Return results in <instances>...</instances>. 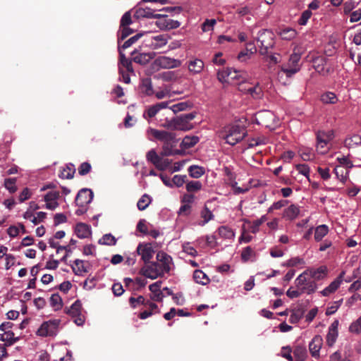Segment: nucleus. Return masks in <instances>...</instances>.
Returning <instances> with one entry per match:
<instances>
[{"label": "nucleus", "mask_w": 361, "mask_h": 361, "mask_svg": "<svg viewBox=\"0 0 361 361\" xmlns=\"http://www.w3.org/2000/svg\"><path fill=\"white\" fill-rule=\"evenodd\" d=\"M345 274V272L344 271H341L339 276L321 292L322 295L323 296H327L335 292L343 281Z\"/></svg>", "instance_id": "nucleus-20"}, {"label": "nucleus", "mask_w": 361, "mask_h": 361, "mask_svg": "<svg viewBox=\"0 0 361 361\" xmlns=\"http://www.w3.org/2000/svg\"><path fill=\"white\" fill-rule=\"evenodd\" d=\"M305 271L308 272L307 275L316 282V281H319L324 277L326 268L321 267L317 269H307Z\"/></svg>", "instance_id": "nucleus-27"}, {"label": "nucleus", "mask_w": 361, "mask_h": 361, "mask_svg": "<svg viewBox=\"0 0 361 361\" xmlns=\"http://www.w3.org/2000/svg\"><path fill=\"white\" fill-rule=\"evenodd\" d=\"M119 67H122L123 69L125 70V71H127L128 73H134L132 61L127 59L125 54L121 51L119 52L118 68Z\"/></svg>", "instance_id": "nucleus-25"}, {"label": "nucleus", "mask_w": 361, "mask_h": 361, "mask_svg": "<svg viewBox=\"0 0 361 361\" xmlns=\"http://www.w3.org/2000/svg\"><path fill=\"white\" fill-rule=\"evenodd\" d=\"M99 243L106 245H114L116 243V239L111 234H105L99 239Z\"/></svg>", "instance_id": "nucleus-41"}, {"label": "nucleus", "mask_w": 361, "mask_h": 361, "mask_svg": "<svg viewBox=\"0 0 361 361\" xmlns=\"http://www.w3.org/2000/svg\"><path fill=\"white\" fill-rule=\"evenodd\" d=\"M321 101L324 104H336L338 102V98L334 92H327L322 94Z\"/></svg>", "instance_id": "nucleus-37"}, {"label": "nucleus", "mask_w": 361, "mask_h": 361, "mask_svg": "<svg viewBox=\"0 0 361 361\" xmlns=\"http://www.w3.org/2000/svg\"><path fill=\"white\" fill-rule=\"evenodd\" d=\"M154 64L156 67L159 68H174L180 66L181 62L178 59L170 58L166 56H161L157 57Z\"/></svg>", "instance_id": "nucleus-10"}, {"label": "nucleus", "mask_w": 361, "mask_h": 361, "mask_svg": "<svg viewBox=\"0 0 361 361\" xmlns=\"http://www.w3.org/2000/svg\"><path fill=\"white\" fill-rule=\"evenodd\" d=\"M132 23L131 15L129 11L126 12L122 16L120 22V28L127 27Z\"/></svg>", "instance_id": "nucleus-57"}, {"label": "nucleus", "mask_w": 361, "mask_h": 361, "mask_svg": "<svg viewBox=\"0 0 361 361\" xmlns=\"http://www.w3.org/2000/svg\"><path fill=\"white\" fill-rule=\"evenodd\" d=\"M161 16V14L155 13L154 11L149 8H138L136 9L134 17L137 19L140 18H157Z\"/></svg>", "instance_id": "nucleus-19"}, {"label": "nucleus", "mask_w": 361, "mask_h": 361, "mask_svg": "<svg viewBox=\"0 0 361 361\" xmlns=\"http://www.w3.org/2000/svg\"><path fill=\"white\" fill-rule=\"evenodd\" d=\"M1 341H6V345H11L18 341V338L14 337V333L13 331H7L1 335Z\"/></svg>", "instance_id": "nucleus-36"}, {"label": "nucleus", "mask_w": 361, "mask_h": 361, "mask_svg": "<svg viewBox=\"0 0 361 361\" xmlns=\"http://www.w3.org/2000/svg\"><path fill=\"white\" fill-rule=\"evenodd\" d=\"M361 144V137H348L344 140V145L352 148Z\"/></svg>", "instance_id": "nucleus-39"}, {"label": "nucleus", "mask_w": 361, "mask_h": 361, "mask_svg": "<svg viewBox=\"0 0 361 361\" xmlns=\"http://www.w3.org/2000/svg\"><path fill=\"white\" fill-rule=\"evenodd\" d=\"M81 310L82 303L79 300H77L72 304L70 308L65 311L66 314L73 319L74 323L78 326H82L85 322V317L81 313Z\"/></svg>", "instance_id": "nucleus-7"}, {"label": "nucleus", "mask_w": 361, "mask_h": 361, "mask_svg": "<svg viewBox=\"0 0 361 361\" xmlns=\"http://www.w3.org/2000/svg\"><path fill=\"white\" fill-rule=\"evenodd\" d=\"M61 321L59 319L44 322L37 330V334L41 336H53L56 334Z\"/></svg>", "instance_id": "nucleus-6"}, {"label": "nucleus", "mask_w": 361, "mask_h": 361, "mask_svg": "<svg viewBox=\"0 0 361 361\" xmlns=\"http://www.w3.org/2000/svg\"><path fill=\"white\" fill-rule=\"evenodd\" d=\"M145 302L146 299L142 295L138 296L137 298L133 297L129 298V303L133 308H135L137 305H145L147 303Z\"/></svg>", "instance_id": "nucleus-49"}, {"label": "nucleus", "mask_w": 361, "mask_h": 361, "mask_svg": "<svg viewBox=\"0 0 361 361\" xmlns=\"http://www.w3.org/2000/svg\"><path fill=\"white\" fill-rule=\"evenodd\" d=\"M304 312L301 309L293 310L289 318L291 324L298 323L303 317Z\"/></svg>", "instance_id": "nucleus-40"}, {"label": "nucleus", "mask_w": 361, "mask_h": 361, "mask_svg": "<svg viewBox=\"0 0 361 361\" xmlns=\"http://www.w3.org/2000/svg\"><path fill=\"white\" fill-rule=\"evenodd\" d=\"M256 51H257V48H256L255 45L254 44V43L249 42L246 44L245 49L243 51H241L238 54V59L240 61H245L246 56H247V58L249 59L250 57V56L252 54L256 53Z\"/></svg>", "instance_id": "nucleus-24"}, {"label": "nucleus", "mask_w": 361, "mask_h": 361, "mask_svg": "<svg viewBox=\"0 0 361 361\" xmlns=\"http://www.w3.org/2000/svg\"><path fill=\"white\" fill-rule=\"evenodd\" d=\"M330 137H317L316 150L320 154H326L331 148Z\"/></svg>", "instance_id": "nucleus-14"}, {"label": "nucleus", "mask_w": 361, "mask_h": 361, "mask_svg": "<svg viewBox=\"0 0 361 361\" xmlns=\"http://www.w3.org/2000/svg\"><path fill=\"white\" fill-rule=\"evenodd\" d=\"M295 361H305L307 357V350L302 346H297L293 350Z\"/></svg>", "instance_id": "nucleus-31"}, {"label": "nucleus", "mask_w": 361, "mask_h": 361, "mask_svg": "<svg viewBox=\"0 0 361 361\" xmlns=\"http://www.w3.org/2000/svg\"><path fill=\"white\" fill-rule=\"evenodd\" d=\"M299 212V207L295 204H291L284 210L283 217L289 220H293L298 216Z\"/></svg>", "instance_id": "nucleus-30"}, {"label": "nucleus", "mask_w": 361, "mask_h": 361, "mask_svg": "<svg viewBox=\"0 0 361 361\" xmlns=\"http://www.w3.org/2000/svg\"><path fill=\"white\" fill-rule=\"evenodd\" d=\"M323 345V338L320 335H316L309 343V350L311 355L318 359L319 352Z\"/></svg>", "instance_id": "nucleus-13"}, {"label": "nucleus", "mask_w": 361, "mask_h": 361, "mask_svg": "<svg viewBox=\"0 0 361 361\" xmlns=\"http://www.w3.org/2000/svg\"><path fill=\"white\" fill-rule=\"evenodd\" d=\"M133 30L130 28L128 26L122 27L120 28L118 36V42L124 40L127 37L133 33Z\"/></svg>", "instance_id": "nucleus-42"}, {"label": "nucleus", "mask_w": 361, "mask_h": 361, "mask_svg": "<svg viewBox=\"0 0 361 361\" xmlns=\"http://www.w3.org/2000/svg\"><path fill=\"white\" fill-rule=\"evenodd\" d=\"M338 321H334L329 327L328 333L326 337V342L328 346L332 347L336 341L338 336Z\"/></svg>", "instance_id": "nucleus-15"}, {"label": "nucleus", "mask_w": 361, "mask_h": 361, "mask_svg": "<svg viewBox=\"0 0 361 361\" xmlns=\"http://www.w3.org/2000/svg\"><path fill=\"white\" fill-rule=\"evenodd\" d=\"M171 164V161L168 159H164L160 157L159 161H158V164L155 165V167L159 171H164L170 166Z\"/></svg>", "instance_id": "nucleus-60"}, {"label": "nucleus", "mask_w": 361, "mask_h": 361, "mask_svg": "<svg viewBox=\"0 0 361 361\" xmlns=\"http://www.w3.org/2000/svg\"><path fill=\"white\" fill-rule=\"evenodd\" d=\"M161 157H159L154 149L149 150L146 155L148 161L153 164L154 166L158 164Z\"/></svg>", "instance_id": "nucleus-50"}, {"label": "nucleus", "mask_w": 361, "mask_h": 361, "mask_svg": "<svg viewBox=\"0 0 361 361\" xmlns=\"http://www.w3.org/2000/svg\"><path fill=\"white\" fill-rule=\"evenodd\" d=\"M169 104L170 102H161L150 106L145 111L143 114L144 118H152L154 117L161 109L168 108Z\"/></svg>", "instance_id": "nucleus-16"}, {"label": "nucleus", "mask_w": 361, "mask_h": 361, "mask_svg": "<svg viewBox=\"0 0 361 361\" xmlns=\"http://www.w3.org/2000/svg\"><path fill=\"white\" fill-rule=\"evenodd\" d=\"M329 227L325 225H319L314 229V240L317 242L321 241L329 233Z\"/></svg>", "instance_id": "nucleus-29"}, {"label": "nucleus", "mask_w": 361, "mask_h": 361, "mask_svg": "<svg viewBox=\"0 0 361 361\" xmlns=\"http://www.w3.org/2000/svg\"><path fill=\"white\" fill-rule=\"evenodd\" d=\"M349 330L350 332L356 334L361 332V317L350 324Z\"/></svg>", "instance_id": "nucleus-62"}, {"label": "nucleus", "mask_w": 361, "mask_h": 361, "mask_svg": "<svg viewBox=\"0 0 361 361\" xmlns=\"http://www.w3.org/2000/svg\"><path fill=\"white\" fill-rule=\"evenodd\" d=\"M76 235L80 238H87L90 234V227L83 223H78L75 229Z\"/></svg>", "instance_id": "nucleus-26"}, {"label": "nucleus", "mask_w": 361, "mask_h": 361, "mask_svg": "<svg viewBox=\"0 0 361 361\" xmlns=\"http://www.w3.org/2000/svg\"><path fill=\"white\" fill-rule=\"evenodd\" d=\"M298 153L304 161H310L313 158L312 149L309 148H301L299 149Z\"/></svg>", "instance_id": "nucleus-48"}, {"label": "nucleus", "mask_w": 361, "mask_h": 361, "mask_svg": "<svg viewBox=\"0 0 361 361\" xmlns=\"http://www.w3.org/2000/svg\"><path fill=\"white\" fill-rule=\"evenodd\" d=\"M264 138H265V137H252V138L247 140L246 141L247 142V147H244L243 149L252 148L255 146H257V145L262 144V142H264Z\"/></svg>", "instance_id": "nucleus-44"}, {"label": "nucleus", "mask_w": 361, "mask_h": 361, "mask_svg": "<svg viewBox=\"0 0 361 361\" xmlns=\"http://www.w3.org/2000/svg\"><path fill=\"white\" fill-rule=\"evenodd\" d=\"M334 173L338 179H339L342 183H345L347 179V171L345 172L343 169L339 166L334 169Z\"/></svg>", "instance_id": "nucleus-54"}, {"label": "nucleus", "mask_w": 361, "mask_h": 361, "mask_svg": "<svg viewBox=\"0 0 361 361\" xmlns=\"http://www.w3.org/2000/svg\"><path fill=\"white\" fill-rule=\"evenodd\" d=\"M93 199V192L90 189H81L75 200L76 205L83 207L91 202Z\"/></svg>", "instance_id": "nucleus-12"}, {"label": "nucleus", "mask_w": 361, "mask_h": 361, "mask_svg": "<svg viewBox=\"0 0 361 361\" xmlns=\"http://www.w3.org/2000/svg\"><path fill=\"white\" fill-rule=\"evenodd\" d=\"M202 188V183L200 181H190L186 184V190L189 192H197Z\"/></svg>", "instance_id": "nucleus-45"}, {"label": "nucleus", "mask_w": 361, "mask_h": 361, "mask_svg": "<svg viewBox=\"0 0 361 361\" xmlns=\"http://www.w3.org/2000/svg\"><path fill=\"white\" fill-rule=\"evenodd\" d=\"M143 35L142 33H138L132 37L129 38L128 40H126L123 44L122 45V48L123 49H128V47H131L133 44H135L142 36Z\"/></svg>", "instance_id": "nucleus-55"}, {"label": "nucleus", "mask_w": 361, "mask_h": 361, "mask_svg": "<svg viewBox=\"0 0 361 361\" xmlns=\"http://www.w3.org/2000/svg\"><path fill=\"white\" fill-rule=\"evenodd\" d=\"M72 269L75 275H81L82 273L87 272V269L84 266V261L78 259L74 261Z\"/></svg>", "instance_id": "nucleus-32"}, {"label": "nucleus", "mask_w": 361, "mask_h": 361, "mask_svg": "<svg viewBox=\"0 0 361 361\" xmlns=\"http://www.w3.org/2000/svg\"><path fill=\"white\" fill-rule=\"evenodd\" d=\"M195 117V112L184 114L171 120L167 118H166L164 121L160 120V126L171 130L187 131L194 127L193 123L191 121Z\"/></svg>", "instance_id": "nucleus-2"}, {"label": "nucleus", "mask_w": 361, "mask_h": 361, "mask_svg": "<svg viewBox=\"0 0 361 361\" xmlns=\"http://www.w3.org/2000/svg\"><path fill=\"white\" fill-rule=\"evenodd\" d=\"M157 25L161 30H171L178 27L180 24L178 21L168 18L166 16H161L156 23Z\"/></svg>", "instance_id": "nucleus-17"}, {"label": "nucleus", "mask_w": 361, "mask_h": 361, "mask_svg": "<svg viewBox=\"0 0 361 361\" xmlns=\"http://www.w3.org/2000/svg\"><path fill=\"white\" fill-rule=\"evenodd\" d=\"M187 176L183 175H176L173 176L172 179V182L174 185H176L177 187H180L185 183L187 180Z\"/></svg>", "instance_id": "nucleus-63"}, {"label": "nucleus", "mask_w": 361, "mask_h": 361, "mask_svg": "<svg viewBox=\"0 0 361 361\" xmlns=\"http://www.w3.org/2000/svg\"><path fill=\"white\" fill-rule=\"evenodd\" d=\"M59 191L47 192L44 197V200L46 202V207L51 210L55 209L59 206L57 200L59 198Z\"/></svg>", "instance_id": "nucleus-18"}, {"label": "nucleus", "mask_w": 361, "mask_h": 361, "mask_svg": "<svg viewBox=\"0 0 361 361\" xmlns=\"http://www.w3.org/2000/svg\"><path fill=\"white\" fill-rule=\"evenodd\" d=\"M50 305L54 310H59L62 308V299L58 293L51 295L50 298Z\"/></svg>", "instance_id": "nucleus-35"}, {"label": "nucleus", "mask_w": 361, "mask_h": 361, "mask_svg": "<svg viewBox=\"0 0 361 361\" xmlns=\"http://www.w3.org/2000/svg\"><path fill=\"white\" fill-rule=\"evenodd\" d=\"M312 16V12L310 10L304 11L300 18L298 19V24L300 25H305L308 21V20Z\"/></svg>", "instance_id": "nucleus-56"}, {"label": "nucleus", "mask_w": 361, "mask_h": 361, "mask_svg": "<svg viewBox=\"0 0 361 361\" xmlns=\"http://www.w3.org/2000/svg\"><path fill=\"white\" fill-rule=\"evenodd\" d=\"M49 244L51 247L56 249L57 253H59L61 250H66V252H71L70 245H67V246L59 245V243L55 242L54 238H50L49 240Z\"/></svg>", "instance_id": "nucleus-46"}, {"label": "nucleus", "mask_w": 361, "mask_h": 361, "mask_svg": "<svg viewBox=\"0 0 361 361\" xmlns=\"http://www.w3.org/2000/svg\"><path fill=\"white\" fill-rule=\"evenodd\" d=\"M246 123V120L243 121L241 120L237 121L233 123L229 124L224 127V135H247V131L245 128V123Z\"/></svg>", "instance_id": "nucleus-9"}, {"label": "nucleus", "mask_w": 361, "mask_h": 361, "mask_svg": "<svg viewBox=\"0 0 361 361\" xmlns=\"http://www.w3.org/2000/svg\"><path fill=\"white\" fill-rule=\"evenodd\" d=\"M143 92L147 95H152L153 94V89L150 79H146L142 82Z\"/></svg>", "instance_id": "nucleus-61"}, {"label": "nucleus", "mask_w": 361, "mask_h": 361, "mask_svg": "<svg viewBox=\"0 0 361 361\" xmlns=\"http://www.w3.org/2000/svg\"><path fill=\"white\" fill-rule=\"evenodd\" d=\"M247 90L255 99L260 98L262 95V90L258 85L249 87Z\"/></svg>", "instance_id": "nucleus-64"}, {"label": "nucleus", "mask_w": 361, "mask_h": 361, "mask_svg": "<svg viewBox=\"0 0 361 361\" xmlns=\"http://www.w3.org/2000/svg\"><path fill=\"white\" fill-rule=\"evenodd\" d=\"M300 58V54L293 53L289 57L287 65L281 66V71L283 72L287 77H291L298 73L300 70V66L299 65Z\"/></svg>", "instance_id": "nucleus-5"}, {"label": "nucleus", "mask_w": 361, "mask_h": 361, "mask_svg": "<svg viewBox=\"0 0 361 361\" xmlns=\"http://www.w3.org/2000/svg\"><path fill=\"white\" fill-rule=\"evenodd\" d=\"M188 69L193 74L200 73L203 70V61L200 59L191 60L188 63Z\"/></svg>", "instance_id": "nucleus-28"}, {"label": "nucleus", "mask_w": 361, "mask_h": 361, "mask_svg": "<svg viewBox=\"0 0 361 361\" xmlns=\"http://www.w3.org/2000/svg\"><path fill=\"white\" fill-rule=\"evenodd\" d=\"M245 137H221L222 140L221 142L229 144L232 146L235 145L243 140Z\"/></svg>", "instance_id": "nucleus-58"}, {"label": "nucleus", "mask_w": 361, "mask_h": 361, "mask_svg": "<svg viewBox=\"0 0 361 361\" xmlns=\"http://www.w3.org/2000/svg\"><path fill=\"white\" fill-rule=\"evenodd\" d=\"M257 42L260 44L259 54L267 55L269 49L273 48L275 44L274 34L269 30H260L258 32Z\"/></svg>", "instance_id": "nucleus-3"}, {"label": "nucleus", "mask_w": 361, "mask_h": 361, "mask_svg": "<svg viewBox=\"0 0 361 361\" xmlns=\"http://www.w3.org/2000/svg\"><path fill=\"white\" fill-rule=\"evenodd\" d=\"M140 274L152 279H155L159 276H162L165 271L162 270V267L158 262H152L149 265L143 267L140 271Z\"/></svg>", "instance_id": "nucleus-8"}, {"label": "nucleus", "mask_w": 361, "mask_h": 361, "mask_svg": "<svg viewBox=\"0 0 361 361\" xmlns=\"http://www.w3.org/2000/svg\"><path fill=\"white\" fill-rule=\"evenodd\" d=\"M307 274L309 273L304 271L300 274L295 279V283L296 287L300 289L301 292L310 295L315 292L317 283Z\"/></svg>", "instance_id": "nucleus-4"}, {"label": "nucleus", "mask_w": 361, "mask_h": 361, "mask_svg": "<svg viewBox=\"0 0 361 361\" xmlns=\"http://www.w3.org/2000/svg\"><path fill=\"white\" fill-rule=\"evenodd\" d=\"M228 70H229V80L233 81V80H240L241 78L243 79L241 82L244 80V78H243L242 75L240 74L241 72L239 71H237L235 69H233L231 68H228Z\"/></svg>", "instance_id": "nucleus-53"}, {"label": "nucleus", "mask_w": 361, "mask_h": 361, "mask_svg": "<svg viewBox=\"0 0 361 361\" xmlns=\"http://www.w3.org/2000/svg\"><path fill=\"white\" fill-rule=\"evenodd\" d=\"M136 252L141 256V259L144 263L147 264L153 257L154 250L150 243H140L137 247Z\"/></svg>", "instance_id": "nucleus-11"}, {"label": "nucleus", "mask_w": 361, "mask_h": 361, "mask_svg": "<svg viewBox=\"0 0 361 361\" xmlns=\"http://www.w3.org/2000/svg\"><path fill=\"white\" fill-rule=\"evenodd\" d=\"M137 51L135 50L131 54V55L133 56V61L135 63H139L140 65H146L155 56V54L154 52L141 53L137 55H135Z\"/></svg>", "instance_id": "nucleus-21"}, {"label": "nucleus", "mask_w": 361, "mask_h": 361, "mask_svg": "<svg viewBox=\"0 0 361 361\" xmlns=\"http://www.w3.org/2000/svg\"><path fill=\"white\" fill-rule=\"evenodd\" d=\"M75 172V169L74 165L69 164L62 170L59 176L62 178L71 179L73 178Z\"/></svg>", "instance_id": "nucleus-34"}, {"label": "nucleus", "mask_w": 361, "mask_h": 361, "mask_svg": "<svg viewBox=\"0 0 361 361\" xmlns=\"http://www.w3.org/2000/svg\"><path fill=\"white\" fill-rule=\"evenodd\" d=\"M189 104L188 102H179L178 104H173L169 109L174 113L176 114L179 111H185L189 107Z\"/></svg>", "instance_id": "nucleus-51"}, {"label": "nucleus", "mask_w": 361, "mask_h": 361, "mask_svg": "<svg viewBox=\"0 0 361 361\" xmlns=\"http://www.w3.org/2000/svg\"><path fill=\"white\" fill-rule=\"evenodd\" d=\"M277 34L282 39L290 41L293 39L298 33L295 29L286 27L280 28L279 31H277Z\"/></svg>", "instance_id": "nucleus-23"}, {"label": "nucleus", "mask_w": 361, "mask_h": 361, "mask_svg": "<svg viewBox=\"0 0 361 361\" xmlns=\"http://www.w3.org/2000/svg\"><path fill=\"white\" fill-rule=\"evenodd\" d=\"M164 142L161 155L172 156L176 154H182L183 149H188L194 146L199 140V137H184L180 145L181 149H177L179 140L176 137H157Z\"/></svg>", "instance_id": "nucleus-1"}, {"label": "nucleus", "mask_w": 361, "mask_h": 361, "mask_svg": "<svg viewBox=\"0 0 361 361\" xmlns=\"http://www.w3.org/2000/svg\"><path fill=\"white\" fill-rule=\"evenodd\" d=\"M150 202V197L147 194L143 195L137 203L138 209L140 211L145 210L149 206Z\"/></svg>", "instance_id": "nucleus-38"}, {"label": "nucleus", "mask_w": 361, "mask_h": 361, "mask_svg": "<svg viewBox=\"0 0 361 361\" xmlns=\"http://www.w3.org/2000/svg\"><path fill=\"white\" fill-rule=\"evenodd\" d=\"M188 172L191 177L198 178L203 174V169L193 165L189 167Z\"/></svg>", "instance_id": "nucleus-43"}, {"label": "nucleus", "mask_w": 361, "mask_h": 361, "mask_svg": "<svg viewBox=\"0 0 361 361\" xmlns=\"http://www.w3.org/2000/svg\"><path fill=\"white\" fill-rule=\"evenodd\" d=\"M219 235L225 239H232L235 236V232L229 227L226 226H220L218 229Z\"/></svg>", "instance_id": "nucleus-33"}, {"label": "nucleus", "mask_w": 361, "mask_h": 361, "mask_svg": "<svg viewBox=\"0 0 361 361\" xmlns=\"http://www.w3.org/2000/svg\"><path fill=\"white\" fill-rule=\"evenodd\" d=\"M255 252L250 246L245 247L241 252V258L244 262H247L253 255Z\"/></svg>", "instance_id": "nucleus-52"}, {"label": "nucleus", "mask_w": 361, "mask_h": 361, "mask_svg": "<svg viewBox=\"0 0 361 361\" xmlns=\"http://www.w3.org/2000/svg\"><path fill=\"white\" fill-rule=\"evenodd\" d=\"M91 164L88 162L82 163L78 167V173L80 176H85L91 171Z\"/></svg>", "instance_id": "nucleus-59"}, {"label": "nucleus", "mask_w": 361, "mask_h": 361, "mask_svg": "<svg viewBox=\"0 0 361 361\" xmlns=\"http://www.w3.org/2000/svg\"><path fill=\"white\" fill-rule=\"evenodd\" d=\"M16 182V178H6L4 180V186L11 193H13L17 190Z\"/></svg>", "instance_id": "nucleus-47"}, {"label": "nucleus", "mask_w": 361, "mask_h": 361, "mask_svg": "<svg viewBox=\"0 0 361 361\" xmlns=\"http://www.w3.org/2000/svg\"><path fill=\"white\" fill-rule=\"evenodd\" d=\"M157 259L162 267V270L166 273L169 272L171 269L170 263L172 260L171 257L164 252H159L157 254Z\"/></svg>", "instance_id": "nucleus-22"}]
</instances>
